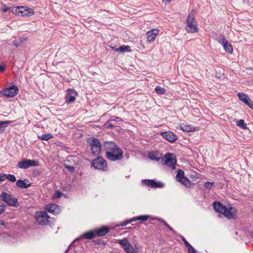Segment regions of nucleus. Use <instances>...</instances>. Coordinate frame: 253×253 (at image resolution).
<instances>
[{"label": "nucleus", "mask_w": 253, "mask_h": 253, "mask_svg": "<svg viewBox=\"0 0 253 253\" xmlns=\"http://www.w3.org/2000/svg\"><path fill=\"white\" fill-rule=\"evenodd\" d=\"M26 6H18L15 8V13L21 16H25V13L26 9ZM15 7H13L10 11H13Z\"/></svg>", "instance_id": "obj_21"}, {"label": "nucleus", "mask_w": 253, "mask_h": 253, "mask_svg": "<svg viewBox=\"0 0 253 253\" xmlns=\"http://www.w3.org/2000/svg\"><path fill=\"white\" fill-rule=\"evenodd\" d=\"M34 13V10L32 8L26 7L25 15L26 16H30L33 15Z\"/></svg>", "instance_id": "obj_39"}, {"label": "nucleus", "mask_w": 253, "mask_h": 253, "mask_svg": "<svg viewBox=\"0 0 253 253\" xmlns=\"http://www.w3.org/2000/svg\"><path fill=\"white\" fill-rule=\"evenodd\" d=\"M247 70L253 71V67L247 68Z\"/></svg>", "instance_id": "obj_59"}, {"label": "nucleus", "mask_w": 253, "mask_h": 253, "mask_svg": "<svg viewBox=\"0 0 253 253\" xmlns=\"http://www.w3.org/2000/svg\"><path fill=\"white\" fill-rule=\"evenodd\" d=\"M181 239V240L184 243L185 242H186L187 240H186V239L182 235H178Z\"/></svg>", "instance_id": "obj_55"}, {"label": "nucleus", "mask_w": 253, "mask_h": 253, "mask_svg": "<svg viewBox=\"0 0 253 253\" xmlns=\"http://www.w3.org/2000/svg\"><path fill=\"white\" fill-rule=\"evenodd\" d=\"M184 244L185 245V246L188 248V250L192 247H193L189 243V242L186 241V242H185L184 243Z\"/></svg>", "instance_id": "obj_53"}, {"label": "nucleus", "mask_w": 253, "mask_h": 253, "mask_svg": "<svg viewBox=\"0 0 253 253\" xmlns=\"http://www.w3.org/2000/svg\"><path fill=\"white\" fill-rule=\"evenodd\" d=\"M132 222H133V220H132V218L130 219H128V220H125L123 222H122L120 225V226H121L122 227L123 226H126V225H127L128 223H130Z\"/></svg>", "instance_id": "obj_44"}, {"label": "nucleus", "mask_w": 253, "mask_h": 253, "mask_svg": "<svg viewBox=\"0 0 253 253\" xmlns=\"http://www.w3.org/2000/svg\"><path fill=\"white\" fill-rule=\"evenodd\" d=\"M161 135L164 138L171 143L175 142L177 139L176 134L170 131L162 132Z\"/></svg>", "instance_id": "obj_12"}, {"label": "nucleus", "mask_w": 253, "mask_h": 253, "mask_svg": "<svg viewBox=\"0 0 253 253\" xmlns=\"http://www.w3.org/2000/svg\"><path fill=\"white\" fill-rule=\"evenodd\" d=\"M149 158L152 160H155L157 162L159 161L160 160H162V158L158 157L157 154H155L154 153H151L149 154Z\"/></svg>", "instance_id": "obj_33"}, {"label": "nucleus", "mask_w": 253, "mask_h": 253, "mask_svg": "<svg viewBox=\"0 0 253 253\" xmlns=\"http://www.w3.org/2000/svg\"><path fill=\"white\" fill-rule=\"evenodd\" d=\"M214 183L212 182H206L204 183V187L207 189H211L213 186Z\"/></svg>", "instance_id": "obj_40"}, {"label": "nucleus", "mask_w": 253, "mask_h": 253, "mask_svg": "<svg viewBox=\"0 0 253 253\" xmlns=\"http://www.w3.org/2000/svg\"><path fill=\"white\" fill-rule=\"evenodd\" d=\"M111 119H113V122H120L122 121V119L118 117H112Z\"/></svg>", "instance_id": "obj_48"}, {"label": "nucleus", "mask_w": 253, "mask_h": 253, "mask_svg": "<svg viewBox=\"0 0 253 253\" xmlns=\"http://www.w3.org/2000/svg\"><path fill=\"white\" fill-rule=\"evenodd\" d=\"M184 177V171L180 169H178L175 177L176 181L178 182L180 181Z\"/></svg>", "instance_id": "obj_30"}, {"label": "nucleus", "mask_w": 253, "mask_h": 253, "mask_svg": "<svg viewBox=\"0 0 253 253\" xmlns=\"http://www.w3.org/2000/svg\"><path fill=\"white\" fill-rule=\"evenodd\" d=\"M159 30L157 29H153L147 33V40L149 43H151L154 41L156 37L159 34Z\"/></svg>", "instance_id": "obj_14"}, {"label": "nucleus", "mask_w": 253, "mask_h": 253, "mask_svg": "<svg viewBox=\"0 0 253 253\" xmlns=\"http://www.w3.org/2000/svg\"><path fill=\"white\" fill-rule=\"evenodd\" d=\"M238 97L240 100L244 103L247 101L249 100V97L245 93L240 92L238 93Z\"/></svg>", "instance_id": "obj_28"}, {"label": "nucleus", "mask_w": 253, "mask_h": 253, "mask_svg": "<svg viewBox=\"0 0 253 253\" xmlns=\"http://www.w3.org/2000/svg\"><path fill=\"white\" fill-rule=\"evenodd\" d=\"M91 166L96 169L103 171H108L107 162L102 157H98L93 160L91 162Z\"/></svg>", "instance_id": "obj_2"}, {"label": "nucleus", "mask_w": 253, "mask_h": 253, "mask_svg": "<svg viewBox=\"0 0 253 253\" xmlns=\"http://www.w3.org/2000/svg\"><path fill=\"white\" fill-rule=\"evenodd\" d=\"M213 207L214 211L216 212L223 213L224 211L226 208V206L222 205L220 202L215 201L213 203Z\"/></svg>", "instance_id": "obj_18"}, {"label": "nucleus", "mask_w": 253, "mask_h": 253, "mask_svg": "<svg viewBox=\"0 0 253 253\" xmlns=\"http://www.w3.org/2000/svg\"><path fill=\"white\" fill-rule=\"evenodd\" d=\"M68 251V249L66 250L65 253H67Z\"/></svg>", "instance_id": "obj_60"}, {"label": "nucleus", "mask_w": 253, "mask_h": 253, "mask_svg": "<svg viewBox=\"0 0 253 253\" xmlns=\"http://www.w3.org/2000/svg\"><path fill=\"white\" fill-rule=\"evenodd\" d=\"M248 74H250V75H252L251 73H248Z\"/></svg>", "instance_id": "obj_61"}, {"label": "nucleus", "mask_w": 253, "mask_h": 253, "mask_svg": "<svg viewBox=\"0 0 253 253\" xmlns=\"http://www.w3.org/2000/svg\"><path fill=\"white\" fill-rule=\"evenodd\" d=\"M46 209L48 212L53 214H57L59 210L58 206L55 204H52L47 205L46 206Z\"/></svg>", "instance_id": "obj_19"}, {"label": "nucleus", "mask_w": 253, "mask_h": 253, "mask_svg": "<svg viewBox=\"0 0 253 253\" xmlns=\"http://www.w3.org/2000/svg\"><path fill=\"white\" fill-rule=\"evenodd\" d=\"M64 167L66 169H67L68 170L69 172L71 173H73L75 172V168L73 166L65 164Z\"/></svg>", "instance_id": "obj_41"}, {"label": "nucleus", "mask_w": 253, "mask_h": 253, "mask_svg": "<svg viewBox=\"0 0 253 253\" xmlns=\"http://www.w3.org/2000/svg\"><path fill=\"white\" fill-rule=\"evenodd\" d=\"M4 180L7 178L9 181L14 182L16 179L15 176L13 174H4Z\"/></svg>", "instance_id": "obj_34"}, {"label": "nucleus", "mask_w": 253, "mask_h": 253, "mask_svg": "<svg viewBox=\"0 0 253 253\" xmlns=\"http://www.w3.org/2000/svg\"><path fill=\"white\" fill-rule=\"evenodd\" d=\"M187 26L185 28L186 31L188 33H197L198 31V28L195 23V16L193 14L190 13L189 14L187 19Z\"/></svg>", "instance_id": "obj_4"}, {"label": "nucleus", "mask_w": 253, "mask_h": 253, "mask_svg": "<svg viewBox=\"0 0 253 253\" xmlns=\"http://www.w3.org/2000/svg\"><path fill=\"white\" fill-rule=\"evenodd\" d=\"M156 92L158 94H164L166 92V89L159 85L157 86L155 89Z\"/></svg>", "instance_id": "obj_36"}, {"label": "nucleus", "mask_w": 253, "mask_h": 253, "mask_svg": "<svg viewBox=\"0 0 253 253\" xmlns=\"http://www.w3.org/2000/svg\"><path fill=\"white\" fill-rule=\"evenodd\" d=\"M150 216L148 215H140L136 217H134L132 218V220H133V222L140 220L141 221H146L149 218Z\"/></svg>", "instance_id": "obj_26"}, {"label": "nucleus", "mask_w": 253, "mask_h": 253, "mask_svg": "<svg viewBox=\"0 0 253 253\" xmlns=\"http://www.w3.org/2000/svg\"><path fill=\"white\" fill-rule=\"evenodd\" d=\"M4 173L0 174V181H3L4 180Z\"/></svg>", "instance_id": "obj_54"}, {"label": "nucleus", "mask_w": 253, "mask_h": 253, "mask_svg": "<svg viewBox=\"0 0 253 253\" xmlns=\"http://www.w3.org/2000/svg\"><path fill=\"white\" fill-rule=\"evenodd\" d=\"M53 136V135L51 133H49L48 134H42L41 136H39L38 138H40V139L42 140L47 141L50 138H52Z\"/></svg>", "instance_id": "obj_32"}, {"label": "nucleus", "mask_w": 253, "mask_h": 253, "mask_svg": "<svg viewBox=\"0 0 253 253\" xmlns=\"http://www.w3.org/2000/svg\"><path fill=\"white\" fill-rule=\"evenodd\" d=\"M142 182L153 188H163L164 186V183L161 182H157L152 179L143 180Z\"/></svg>", "instance_id": "obj_13"}, {"label": "nucleus", "mask_w": 253, "mask_h": 253, "mask_svg": "<svg viewBox=\"0 0 253 253\" xmlns=\"http://www.w3.org/2000/svg\"><path fill=\"white\" fill-rule=\"evenodd\" d=\"M237 211L235 208L230 207L229 208H226L222 214L229 219H236Z\"/></svg>", "instance_id": "obj_11"}, {"label": "nucleus", "mask_w": 253, "mask_h": 253, "mask_svg": "<svg viewBox=\"0 0 253 253\" xmlns=\"http://www.w3.org/2000/svg\"><path fill=\"white\" fill-rule=\"evenodd\" d=\"M18 90L19 89L17 86L12 85L4 89L3 94L7 97H13L17 94Z\"/></svg>", "instance_id": "obj_9"}, {"label": "nucleus", "mask_w": 253, "mask_h": 253, "mask_svg": "<svg viewBox=\"0 0 253 253\" xmlns=\"http://www.w3.org/2000/svg\"><path fill=\"white\" fill-rule=\"evenodd\" d=\"M122 247V248L126 252H128L127 250L130 247L131 245L128 242L126 238H124L122 240H119L117 242Z\"/></svg>", "instance_id": "obj_20"}, {"label": "nucleus", "mask_w": 253, "mask_h": 253, "mask_svg": "<svg viewBox=\"0 0 253 253\" xmlns=\"http://www.w3.org/2000/svg\"><path fill=\"white\" fill-rule=\"evenodd\" d=\"M0 225H5V222L3 220H0Z\"/></svg>", "instance_id": "obj_56"}, {"label": "nucleus", "mask_w": 253, "mask_h": 253, "mask_svg": "<svg viewBox=\"0 0 253 253\" xmlns=\"http://www.w3.org/2000/svg\"><path fill=\"white\" fill-rule=\"evenodd\" d=\"M39 163L34 160L24 159L18 163L17 167L20 169H26L31 167L38 166Z\"/></svg>", "instance_id": "obj_8"}, {"label": "nucleus", "mask_w": 253, "mask_h": 253, "mask_svg": "<svg viewBox=\"0 0 253 253\" xmlns=\"http://www.w3.org/2000/svg\"><path fill=\"white\" fill-rule=\"evenodd\" d=\"M104 147L106 151H115L117 149H119L116 143L113 141H106L104 144Z\"/></svg>", "instance_id": "obj_17"}, {"label": "nucleus", "mask_w": 253, "mask_h": 253, "mask_svg": "<svg viewBox=\"0 0 253 253\" xmlns=\"http://www.w3.org/2000/svg\"><path fill=\"white\" fill-rule=\"evenodd\" d=\"M94 242L95 243V244H97V245H103V246H104L105 245V242L101 239H98L95 241L94 240Z\"/></svg>", "instance_id": "obj_46"}, {"label": "nucleus", "mask_w": 253, "mask_h": 253, "mask_svg": "<svg viewBox=\"0 0 253 253\" xmlns=\"http://www.w3.org/2000/svg\"><path fill=\"white\" fill-rule=\"evenodd\" d=\"M5 206L3 204H0V214L4 212Z\"/></svg>", "instance_id": "obj_47"}, {"label": "nucleus", "mask_w": 253, "mask_h": 253, "mask_svg": "<svg viewBox=\"0 0 253 253\" xmlns=\"http://www.w3.org/2000/svg\"><path fill=\"white\" fill-rule=\"evenodd\" d=\"M78 93L74 89H68L67 90V93L65 96V101L67 104H70L74 102L75 100L76 96Z\"/></svg>", "instance_id": "obj_10"}, {"label": "nucleus", "mask_w": 253, "mask_h": 253, "mask_svg": "<svg viewBox=\"0 0 253 253\" xmlns=\"http://www.w3.org/2000/svg\"><path fill=\"white\" fill-rule=\"evenodd\" d=\"M106 158L111 161L121 160L123 158V153L121 149H117L115 151H106Z\"/></svg>", "instance_id": "obj_5"}, {"label": "nucleus", "mask_w": 253, "mask_h": 253, "mask_svg": "<svg viewBox=\"0 0 253 253\" xmlns=\"http://www.w3.org/2000/svg\"><path fill=\"white\" fill-rule=\"evenodd\" d=\"M14 122V121H0V133L3 132L5 130L7 125Z\"/></svg>", "instance_id": "obj_23"}, {"label": "nucleus", "mask_w": 253, "mask_h": 253, "mask_svg": "<svg viewBox=\"0 0 253 253\" xmlns=\"http://www.w3.org/2000/svg\"><path fill=\"white\" fill-rule=\"evenodd\" d=\"M188 253H197L195 249L192 247L188 250Z\"/></svg>", "instance_id": "obj_50"}, {"label": "nucleus", "mask_w": 253, "mask_h": 253, "mask_svg": "<svg viewBox=\"0 0 253 253\" xmlns=\"http://www.w3.org/2000/svg\"><path fill=\"white\" fill-rule=\"evenodd\" d=\"M162 164L167 165L172 169H175L176 160L173 154L167 153L164 158H162Z\"/></svg>", "instance_id": "obj_6"}, {"label": "nucleus", "mask_w": 253, "mask_h": 253, "mask_svg": "<svg viewBox=\"0 0 253 253\" xmlns=\"http://www.w3.org/2000/svg\"><path fill=\"white\" fill-rule=\"evenodd\" d=\"M91 147L92 153L94 156H98L101 152L102 145L96 138L92 137L88 140Z\"/></svg>", "instance_id": "obj_3"}, {"label": "nucleus", "mask_w": 253, "mask_h": 253, "mask_svg": "<svg viewBox=\"0 0 253 253\" xmlns=\"http://www.w3.org/2000/svg\"><path fill=\"white\" fill-rule=\"evenodd\" d=\"M104 126L106 128L111 129L116 126V124H114V122H113V119H110L104 124Z\"/></svg>", "instance_id": "obj_29"}, {"label": "nucleus", "mask_w": 253, "mask_h": 253, "mask_svg": "<svg viewBox=\"0 0 253 253\" xmlns=\"http://www.w3.org/2000/svg\"><path fill=\"white\" fill-rule=\"evenodd\" d=\"M63 193L60 192L59 190L56 191L55 193L54 194L53 198H61Z\"/></svg>", "instance_id": "obj_43"}, {"label": "nucleus", "mask_w": 253, "mask_h": 253, "mask_svg": "<svg viewBox=\"0 0 253 253\" xmlns=\"http://www.w3.org/2000/svg\"><path fill=\"white\" fill-rule=\"evenodd\" d=\"M0 200L6 203L9 206L17 208L19 205L16 198L5 192H2L0 195Z\"/></svg>", "instance_id": "obj_1"}, {"label": "nucleus", "mask_w": 253, "mask_h": 253, "mask_svg": "<svg viewBox=\"0 0 253 253\" xmlns=\"http://www.w3.org/2000/svg\"><path fill=\"white\" fill-rule=\"evenodd\" d=\"M16 186L20 188H27L31 185V183L28 179H25L24 180L19 179L16 183Z\"/></svg>", "instance_id": "obj_16"}, {"label": "nucleus", "mask_w": 253, "mask_h": 253, "mask_svg": "<svg viewBox=\"0 0 253 253\" xmlns=\"http://www.w3.org/2000/svg\"><path fill=\"white\" fill-rule=\"evenodd\" d=\"M128 252L127 253H137L138 249L136 247V249H134L131 246L129 248V249L127 250Z\"/></svg>", "instance_id": "obj_45"}, {"label": "nucleus", "mask_w": 253, "mask_h": 253, "mask_svg": "<svg viewBox=\"0 0 253 253\" xmlns=\"http://www.w3.org/2000/svg\"><path fill=\"white\" fill-rule=\"evenodd\" d=\"M50 217L45 211L37 212L35 215V219L37 223L40 225H47L49 220Z\"/></svg>", "instance_id": "obj_7"}, {"label": "nucleus", "mask_w": 253, "mask_h": 253, "mask_svg": "<svg viewBox=\"0 0 253 253\" xmlns=\"http://www.w3.org/2000/svg\"><path fill=\"white\" fill-rule=\"evenodd\" d=\"M245 104L253 110V101L249 98V100H247Z\"/></svg>", "instance_id": "obj_42"}, {"label": "nucleus", "mask_w": 253, "mask_h": 253, "mask_svg": "<svg viewBox=\"0 0 253 253\" xmlns=\"http://www.w3.org/2000/svg\"><path fill=\"white\" fill-rule=\"evenodd\" d=\"M222 46H223L224 49L226 51V52L229 53H232L233 47L232 45L230 44L228 41L225 42Z\"/></svg>", "instance_id": "obj_27"}, {"label": "nucleus", "mask_w": 253, "mask_h": 253, "mask_svg": "<svg viewBox=\"0 0 253 253\" xmlns=\"http://www.w3.org/2000/svg\"><path fill=\"white\" fill-rule=\"evenodd\" d=\"M115 51L120 52H125L126 51H130V47L128 45H123L119 48H115Z\"/></svg>", "instance_id": "obj_25"}, {"label": "nucleus", "mask_w": 253, "mask_h": 253, "mask_svg": "<svg viewBox=\"0 0 253 253\" xmlns=\"http://www.w3.org/2000/svg\"><path fill=\"white\" fill-rule=\"evenodd\" d=\"M163 2H166V3H169L171 0H162Z\"/></svg>", "instance_id": "obj_57"}, {"label": "nucleus", "mask_w": 253, "mask_h": 253, "mask_svg": "<svg viewBox=\"0 0 253 253\" xmlns=\"http://www.w3.org/2000/svg\"><path fill=\"white\" fill-rule=\"evenodd\" d=\"M95 237H96L95 231L94 230H92L84 233L82 236H81L80 238L90 240Z\"/></svg>", "instance_id": "obj_22"}, {"label": "nucleus", "mask_w": 253, "mask_h": 253, "mask_svg": "<svg viewBox=\"0 0 253 253\" xmlns=\"http://www.w3.org/2000/svg\"><path fill=\"white\" fill-rule=\"evenodd\" d=\"M5 70V65L3 63L0 64V71L1 72H4Z\"/></svg>", "instance_id": "obj_49"}, {"label": "nucleus", "mask_w": 253, "mask_h": 253, "mask_svg": "<svg viewBox=\"0 0 253 253\" xmlns=\"http://www.w3.org/2000/svg\"><path fill=\"white\" fill-rule=\"evenodd\" d=\"M184 244L185 245V246L188 248V250L192 247H193L189 243V242L186 241V242H185L184 243Z\"/></svg>", "instance_id": "obj_52"}, {"label": "nucleus", "mask_w": 253, "mask_h": 253, "mask_svg": "<svg viewBox=\"0 0 253 253\" xmlns=\"http://www.w3.org/2000/svg\"><path fill=\"white\" fill-rule=\"evenodd\" d=\"M96 236L101 237L106 235L109 231L110 228L107 226H102L94 229Z\"/></svg>", "instance_id": "obj_15"}, {"label": "nucleus", "mask_w": 253, "mask_h": 253, "mask_svg": "<svg viewBox=\"0 0 253 253\" xmlns=\"http://www.w3.org/2000/svg\"><path fill=\"white\" fill-rule=\"evenodd\" d=\"M182 129L186 132L193 131L195 130V127H192L190 125L184 126L181 127Z\"/></svg>", "instance_id": "obj_38"}, {"label": "nucleus", "mask_w": 253, "mask_h": 253, "mask_svg": "<svg viewBox=\"0 0 253 253\" xmlns=\"http://www.w3.org/2000/svg\"><path fill=\"white\" fill-rule=\"evenodd\" d=\"M218 43H220L222 45L224 44L225 42L228 41L226 40L225 37L223 35H220L216 39Z\"/></svg>", "instance_id": "obj_35"}, {"label": "nucleus", "mask_w": 253, "mask_h": 253, "mask_svg": "<svg viewBox=\"0 0 253 253\" xmlns=\"http://www.w3.org/2000/svg\"><path fill=\"white\" fill-rule=\"evenodd\" d=\"M10 8L7 7L6 5H4L2 8V10L4 12H6L8 10H10Z\"/></svg>", "instance_id": "obj_51"}, {"label": "nucleus", "mask_w": 253, "mask_h": 253, "mask_svg": "<svg viewBox=\"0 0 253 253\" xmlns=\"http://www.w3.org/2000/svg\"><path fill=\"white\" fill-rule=\"evenodd\" d=\"M237 126L246 129L247 128L246 124L245 123L243 119H240L237 121L236 123Z\"/></svg>", "instance_id": "obj_37"}, {"label": "nucleus", "mask_w": 253, "mask_h": 253, "mask_svg": "<svg viewBox=\"0 0 253 253\" xmlns=\"http://www.w3.org/2000/svg\"><path fill=\"white\" fill-rule=\"evenodd\" d=\"M79 240V238H77L76 240H75L70 245L69 247H71V246H72L77 240Z\"/></svg>", "instance_id": "obj_58"}, {"label": "nucleus", "mask_w": 253, "mask_h": 253, "mask_svg": "<svg viewBox=\"0 0 253 253\" xmlns=\"http://www.w3.org/2000/svg\"><path fill=\"white\" fill-rule=\"evenodd\" d=\"M179 182H180L182 185L185 186L186 187H190L191 186L190 181L188 178L186 177L183 178L182 180Z\"/></svg>", "instance_id": "obj_31"}, {"label": "nucleus", "mask_w": 253, "mask_h": 253, "mask_svg": "<svg viewBox=\"0 0 253 253\" xmlns=\"http://www.w3.org/2000/svg\"><path fill=\"white\" fill-rule=\"evenodd\" d=\"M153 220H157L159 222L162 223L165 226L168 228V229L171 231L173 234H176V231L171 227H170L166 221H165L164 219L159 218V217H155L153 219Z\"/></svg>", "instance_id": "obj_24"}]
</instances>
